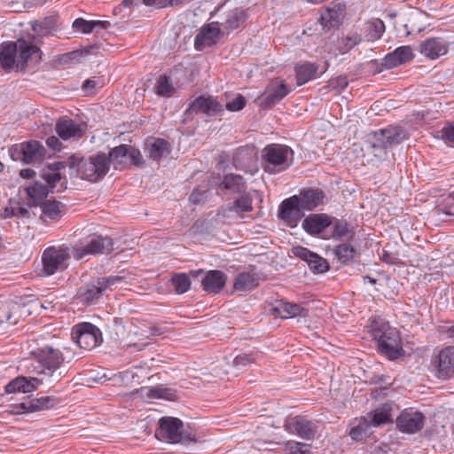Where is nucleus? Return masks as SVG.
<instances>
[{"mask_svg": "<svg viewBox=\"0 0 454 454\" xmlns=\"http://www.w3.org/2000/svg\"><path fill=\"white\" fill-rule=\"evenodd\" d=\"M17 45L15 42H6L0 45V65L5 71L17 69Z\"/></svg>", "mask_w": 454, "mask_h": 454, "instance_id": "31", "label": "nucleus"}, {"mask_svg": "<svg viewBox=\"0 0 454 454\" xmlns=\"http://www.w3.org/2000/svg\"><path fill=\"white\" fill-rule=\"evenodd\" d=\"M223 35L217 21H213L201 27L200 33L196 35L194 40V47L198 51H201L206 47L215 44L219 37Z\"/></svg>", "mask_w": 454, "mask_h": 454, "instance_id": "17", "label": "nucleus"}, {"mask_svg": "<svg viewBox=\"0 0 454 454\" xmlns=\"http://www.w3.org/2000/svg\"><path fill=\"white\" fill-rule=\"evenodd\" d=\"M442 136L448 144L454 146V121L442 129Z\"/></svg>", "mask_w": 454, "mask_h": 454, "instance_id": "55", "label": "nucleus"}, {"mask_svg": "<svg viewBox=\"0 0 454 454\" xmlns=\"http://www.w3.org/2000/svg\"><path fill=\"white\" fill-rule=\"evenodd\" d=\"M352 231L346 221L336 219L333 223V238L342 239L351 237Z\"/></svg>", "mask_w": 454, "mask_h": 454, "instance_id": "48", "label": "nucleus"}, {"mask_svg": "<svg viewBox=\"0 0 454 454\" xmlns=\"http://www.w3.org/2000/svg\"><path fill=\"white\" fill-rule=\"evenodd\" d=\"M43 215L51 220L56 221L62 217L65 205L57 200H46L43 205Z\"/></svg>", "mask_w": 454, "mask_h": 454, "instance_id": "39", "label": "nucleus"}, {"mask_svg": "<svg viewBox=\"0 0 454 454\" xmlns=\"http://www.w3.org/2000/svg\"><path fill=\"white\" fill-rule=\"evenodd\" d=\"M63 164L61 162H55L49 167V170L43 174V178L46 181L48 186L51 189V192L56 188L57 184L61 180V175L59 173L60 167Z\"/></svg>", "mask_w": 454, "mask_h": 454, "instance_id": "45", "label": "nucleus"}, {"mask_svg": "<svg viewBox=\"0 0 454 454\" xmlns=\"http://www.w3.org/2000/svg\"><path fill=\"white\" fill-rule=\"evenodd\" d=\"M35 357L42 367L51 372L58 370L64 362V356L59 348L44 346L35 351Z\"/></svg>", "mask_w": 454, "mask_h": 454, "instance_id": "15", "label": "nucleus"}, {"mask_svg": "<svg viewBox=\"0 0 454 454\" xmlns=\"http://www.w3.org/2000/svg\"><path fill=\"white\" fill-rule=\"evenodd\" d=\"M156 93L160 96H170L173 91L171 81L166 75L159 77L156 83Z\"/></svg>", "mask_w": 454, "mask_h": 454, "instance_id": "50", "label": "nucleus"}, {"mask_svg": "<svg viewBox=\"0 0 454 454\" xmlns=\"http://www.w3.org/2000/svg\"><path fill=\"white\" fill-rule=\"evenodd\" d=\"M189 111L192 113L201 112L207 116H214L223 112V106L212 97L200 96L191 104Z\"/></svg>", "mask_w": 454, "mask_h": 454, "instance_id": "27", "label": "nucleus"}, {"mask_svg": "<svg viewBox=\"0 0 454 454\" xmlns=\"http://www.w3.org/2000/svg\"><path fill=\"white\" fill-rule=\"evenodd\" d=\"M98 85V82L95 80L88 79L84 81L82 84V89L86 91H91Z\"/></svg>", "mask_w": 454, "mask_h": 454, "instance_id": "63", "label": "nucleus"}, {"mask_svg": "<svg viewBox=\"0 0 454 454\" xmlns=\"http://www.w3.org/2000/svg\"><path fill=\"white\" fill-rule=\"evenodd\" d=\"M170 0H143L145 5L155 6L157 8H164L169 6Z\"/></svg>", "mask_w": 454, "mask_h": 454, "instance_id": "59", "label": "nucleus"}, {"mask_svg": "<svg viewBox=\"0 0 454 454\" xmlns=\"http://www.w3.org/2000/svg\"><path fill=\"white\" fill-rule=\"evenodd\" d=\"M72 339L81 348L91 350L102 342V333L96 325L81 323L73 327Z\"/></svg>", "mask_w": 454, "mask_h": 454, "instance_id": "7", "label": "nucleus"}, {"mask_svg": "<svg viewBox=\"0 0 454 454\" xmlns=\"http://www.w3.org/2000/svg\"><path fill=\"white\" fill-rule=\"evenodd\" d=\"M449 51V43L442 37H430L419 45V51L429 59H436L445 55Z\"/></svg>", "mask_w": 454, "mask_h": 454, "instance_id": "21", "label": "nucleus"}, {"mask_svg": "<svg viewBox=\"0 0 454 454\" xmlns=\"http://www.w3.org/2000/svg\"><path fill=\"white\" fill-rule=\"evenodd\" d=\"M286 454H309V445L294 441L287 442L285 447Z\"/></svg>", "mask_w": 454, "mask_h": 454, "instance_id": "51", "label": "nucleus"}, {"mask_svg": "<svg viewBox=\"0 0 454 454\" xmlns=\"http://www.w3.org/2000/svg\"><path fill=\"white\" fill-rule=\"evenodd\" d=\"M284 427L288 433L305 440L313 439L317 433L316 425L302 416L288 418L285 421Z\"/></svg>", "mask_w": 454, "mask_h": 454, "instance_id": "13", "label": "nucleus"}, {"mask_svg": "<svg viewBox=\"0 0 454 454\" xmlns=\"http://www.w3.org/2000/svg\"><path fill=\"white\" fill-rule=\"evenodd\" d=\"M252 203L253 200L249 195H243L236 199L226 209L242 216L244 213L253 210Z\"/></svg>", "mask_w": 454, "mask_h": 454, "instance_id": "40", "label": "nucleus"}, {"mask_svg": "<svg viewBox=\"0 0 454 454\" xmlns=\"http://www.w3.org/2000/svg\"><path fill=\"white\" fill-rule=\"evenodd\" d=\"M58 403L53 396H41L23 402L16 406H11L10 412L14 414L35 412L51 409Z\"/></svg>", "mask_w": 454, "mask_h": 454, "instance_id": "19", "label": "nucleus"}, {"mask_svg": "<svg viewBox=\"0 0 454 454\" xmlns=\"http://www.w3.org/2000/svg\"><path fill=\"white\" fill-rule=\"evenodd\" d=\"M434 363L439 376L450 377L454 373V346L442 348Z\"/></svg>", "mask_w": 454, "mask_h": 454, "instance_id": "23", "label": "nucleus"}, {"mask_svg": "<svg viewBox=\"0 0 454 454\" xmlns=\"http://www.w3.org/2000/svg\"><path fill=\"white\" fill-rule=\"evenodd\" d=\"M42 384V380L30 377L19 376L5 386L6 393H29L35 390Z\"/></svg>", "mask_w": 454, "mask_h": 454, "instance_id": "29", "label": "nucleus"}, {"mask_svg": "<svg viewBox=\"0 0 454 454\" xmlns=\"http://www.w3.org/2000/svg\"><path fill=\"white\" fill-rule=\"evenodd\" d=\"M15 203L10 202L8 206H6L3 212L0 213V216L3 218H11L16 215L15 213Z\"/></svg>", "mask_w": 454, "mask_h": 454, "instance_id": "60", "label": "nucleus"}, {"mask_svg": "<svg viewBox=\"0 0 454 454\" xmlns=\"http://www.w3.org/2000/svg\"><path fill=\"white\" fill-rule=\"evenodd\" d=\"M113 247L114 243L110 238L98 236L92 238L85 246L74 247L72 254L76 260H81L88 254H107L113 250Z\"/></svg>", "mask_w": 454, "mask_h": 454, "instance_id": "11", "label": "nucleus"}, {"mask_svg": "<svg viewBox=\"0 0 454 454\" xmlns=\"http://www.w3.org/2000/svg\"><path fill=\"white\" fill-rule=\"evenodd\" d=\"M414 57L413 51L411 46L404 45L397 47L394 51L388 53L383 59V66L386 68H393L402 64H404Z\"/></svg>", "mask_w": 454, "mask_h": 454, "instance_id": "28", "label": "nucleus"}, {"mask_svg": "<svg viewBox=\"0 0 454 454\" xmlns=\"http://www.w3.org/2000/svg\"><path fill=\"white\" fill-rule=\"evenodd\" d=\"M317 67L312 63H305L295 67L297 85L301 86L316 78Z\"/></svg>", "mask_w": 454, "mask_h": 454, "instance_id": "37", "label": "nucleus"}, {"mask_svg": "<svg viewBox=\"0 0 454 454\" xmlns=\"http://www.w3.org/2000/svg\"><path fill=\"white\" fill-rule=\"evenodd\" d=\"M346 13V4L342 1L332 2L320 16V22L325 28H337L342 23Z\"/></svg>", "mask_w": 454, "mask_h": 454, "instance_id": "18", "label": "nucleus"}, {"mask_svg": "<svg viewBox=\"0 0 454 454\" xmlns=\"http://www.w3.org/2000/svg\"><path fill=\"white\" fill-rule=\"evenodd\" d=\"M332 223V218L326 214H312L302 221L301 226L307 233L318 235Z\"/></svg>", "mask_w": 454, "mask_h": 454, "instance_id": "24", "label": "nucleus"}, {"mask_svg": "<svg viewBox=\"0 0 454 454\" xmlns=\"http://www.w3.org/2000/svg\"><path fill=\"white\" fill-rule=\"evenodd\" d=\"M171 282L177 294H182L186 293L191 287V280L185 273H176L171 278Z\"/></svg>", "mask_w": 454, "mask_h": 454, "instance_id": "47", "label": "nucleus"}, {"mask_svg": "<svg viewBox=\"0 0 454 454\" xmlns=\"http://www.w3.org/2000/svg\"><path fill=\"white\" fill-rule=\"evenodd\" d=\"M32 30L41 37L48 36L53 31L57 30V18L48 16L42 20L30 22Z\"/></svg>", "mask_w": 454, "mask_h": 454, "instance_id": "35", "label": "nucleus"}, {"mask_svg": "<svg viewBox=\"0 0 454 454\" xmlns=\"http://www.w3.org/2000/svg\"><path fill=\"white\" fill-rule=\"evenodd\" d=\"M385 32V24L381 20H372L366 24L365 38L367 41L379 40Z\"/></svg>", "mask_w": 454, "mask_h": 454, "instance_id": "41", "label": "nucleus"}, {"mask_svg": "<svg viewBox=\"0 0 454 454\" xmlns=\"http://www.w3.org/2000/svg\"><path fill=\"white\" fill-rule=\"evenodd\" d=\"M68 167L71 175L75 173L82 180L98 182L109 171L110 160L106 153H99L89 158L72 157Z\"/></svg>", "mask_w": 454, "mask_h": 454, "instance_id": "1", "label": "nucleus"}, {"mask_svg": "<svg viewBox=\"0 0 454 454\" xmlns=\"http://www.w3.org/2000/svg\"><path fill=\"white\" fill-rule=\"evenodd\" d=\"M378 347L381 354L395 360L404 355L401 337L395 329L388 328L378 339Z\"/></svg>", "mask_w": 454, "mask_h": 454, "instance_id": "8", "label": "nucleus"}, {"mask_svg": "<svg viewBox=\"0 0 454 454\" xmlns=\"http://www.w3.org/2000/svg\"><path fill=\"white\" fill-rule=\"evenodd\" d=\"M292 251L295 256L305 261L311 271L314 273H324L329 270L328 262L308 248L303 247H294Z\"/></svg>", "mask_w": 454, "mask_h": 454, "instance_id": "20", "label": "nucleus"}, {"mask_svg": "<svg viewBox=\"0 0 454 454\" xmlns=\"http://www.w3.org/2000/svg\"><path fill=\"white\" fill-rule=\"evenodd\" d=\"M101 24V21L86 20L82 18L76 19L73 23V27L83 34H90L93 29Z\"/></svg>", "mask_w": 454, "mask_h": 454, "instance_id": "49", "label": "nucleus"}, {"mask_svg": "<svg viewBox=\"0 0 454 454\" xmlns=\"http://www.w3.org/2000/svg\"><path fill=\"white\" fill-rule=\"evenodd\" d=\"M183 422L176 418L163 417L159 421L156 434L163 439L176 441L180 437Z\"/></svg>", "mask_w": 454, "mask_h": 454, "instance_id": "22", "label": "nucleus"}, {"mask_svg": "<svg viewBox=\"0 0 454 454\" xmlns=\"http://www.w3.org/2000/svg\"><path fill=\"white\" fill-rule=\"evenodd\" d=\"M348 85V81L345 76H339L335 79H332L329 82V86L333 90H336L338 92H340L344 89H346Z\"/></svg>", "mask_w": 454, "mask_h": 454, "instance_id": "54", "label": "nucleus"}, {"mask_svg": "<svg viewBox=\"0 0 454 454\" xmlns=\"http://www.w3.org/2000/svg\"><path fill=\"white\" fill-rule=\"evenodd\" d=\"M293 150L287 145L270 144L262 151V165L265 172L278 174L286 170L292 164Z\"/></svg>", "mask_w": 454, "mask_h": 454, "instance_id": "3", "label": "nucleus"}, {"mask_svg": "<svg viewBox=\"0 0 454 454\" xmlns=\"http://www.w3.org/2000/svg\"><path fill=\"white\" fill-rule=\"evenodd\" d=\"M360 43L361 36L357 34H354L351 36H347L344 39V44L348 50H350L351 48H353L354 46L357 45Z\"/></svg>", "mask_w": 454, "mask_h": 454, "instance_id": "58", "label": "nucleus"}, {"mask_svg": "<svg viewBox=\"0 0 454 454\" xmlns=\"http://www.w3.org/2000/svg\"><path fill=\"white\" fill-rule=\"evenodd\" d=\"M9 154L13 160H20L25 164L38 163L45 156V148L39 142L32 140L11 146Z\"/></svg>", "mask_w": 454, "mask_h": 454, "instance_id": "6", "label": "nucleus"}, {"mask_svg": "<svg viewBox=\"0 0 454 454\" xmlns=\"http://www.w3.org/2000/svg\"><path fill=\"white\" fill-rule=\"evenodd\" d=\"M390 411L391 409L387 405L375 409L369 414V417L372 419L371 425L379 427L380 425L389 423L391 421Z\"/></svg>", "mask_w": 454, "mask_h": 454, "instance_id": "42", "label": "nucleus"}, {"mask_svg": "<svg viewBox=\"0 0 454 454\" xmlns=\"http://www.w3.org/2000/svg\"><path fill=\"white\" fill-rule=\"evenodd\" d=\"M71 257L70 250L64 246L49 247L42 254L43 271L46 276H51L59 270L67 268V261Z\"/></svg>", "mask_w": 454, "mask_h": 454, "instance_id": "5", "label": "nucleus"}, {"mask_svg": "<svg viewBox=\"0 0 454 454\" xmlns=\"http://www.w3.org/2000/svg\"><path fill=\"white\" fill-rule=\"evenodd\" d=\"M303 215V209L294 195L284 200L279 206L278 217L292 228L297 226Z\"/></svg>", "mask_w": 454, "mask_h": 454, "instance_id": "12", "label": "nucleus"}, {"mask_svg": "<svg viewBox=\"0 0 454 454\" xmlns=\"http://www.w3.org/2000/svg\"><path fill=\"white\" fill-rule=\"evenodd\" d=\"M121 277L109 276L98 278L97 279L81 286L76 294L77 299L83 304L97 302L103 294L112 286L121 283Z\"/></svg>", "mask_w": 454, "mask_h": 454, "instance_id": "4", "label": "nucleus"}, {"mask_svg": "<svg viewBox=\"0 0 454 454\" xmlns=\"http://www.w3.org/2000/svg\"><path fill=\"white\" fill-rule=\"evenodd\" d=\"M128 159L130 160L131 163L138 165L142 160V155L140 151L134 148L133 146L129 145Z\"/></svg>", "mask_w": 454, "mask_h": 454, "instance_id": "56", "label": "nucleus"}, {"mask_svg": "<svg viewBox=\"0 0 454 454\" xmlns=\"http://www.w3.org/2000/svg\"><path fill=\"white\" fill-rule=\"evenodd\" d=\"M426 418L422 412L403 411L396 419L398 429L405 434L419 432L425 425Z\"/></svg>", "mask_w": 454, "mask_h": 454, "instance_id": "14", "label": "nucleus"}, {"mask_svg": "<svg viewBox=\"0 0 454 454\" xmlns=\"http://www.w3.org/2000/svg\"><path fill=\"white\" fill-rule=\"evenodd\" d=\"M145 153L149 159L159 161L162 157L170 153V145L168 142L162 138H157L152 142L147 141Z\"/></svg>", "mask_w": 454, "mask_h": 454, "instance_id": "33", "label": "nucleus"}, {"mask_svg": "<svg viewBox=\"0 0 454 454\" xmlns=\"http://www.w3.org/2000/svg\"><path fill=\"white\" fill-rule=\"evenodd\" d=\"M128 154L129 145H121L119 146L114 147L106 156L109 159L110 163L113 162L114 164H115L114 168H118L119 166L126 163Z\"/></svg>", "mask_w": 454, "mask_h": 454, "instance_id": "44", "label": "nucleus"}, {"mask_svg": "<svg viewBox=\"0 0 454 454\" xmlns=\"http://www.w3.org/2000/svg\"><path fill=\"white\" fill-rule=\"evenodd\" d=\"M247 12L242 7H235L224 12L221 20L217 21L223 31V35H229L235 30H241L245 27L248 20Z\"/></svg>", "mask_w": 454, "mask_h": 454, "instance_id": "10", "label": "nucleus"}, {"mask_svg": "<svg viewBox=\"0 0 454 454\" xmlns=\"http://www.w3.org/2000/svg\"><path fill=\"white\" fill-rule=\"evenodd\" d=\"M226 277L221 270H210L202 279V286L205 291L211 294L219 293L225 286Z\"/></svg>", "mask_w": 454, "mask_h": 454, "instance_id": "32", "label": "nucleus"}, {"mask_svg": "<svg viewBox=\"0 0 454 454\" xmlns=\"http://www.w3.org/2000/svg\"><path fill=\"white\" fill-rule=\"evenodd\" d=\"M46 144L49 147L55 151H59L61 148V143L59 142V138L54 136L48 137Z\"/></svg>", "mask_w": 454, "mask_h": 454, "instance_id": "62", "label": "nucleus"}, {"mask_svg": "<svg viewBox=\"0 0 454 454\" xmlns=\"http://www.w3.org/2000/svg\"><path fill=\"white\" fill-rule=\"evenodd\" d=\"M258 285V278L253 272H241L234 281V289L237 291H247L254 288Z\"/></svg>", "mask_w": 454, "mask_h": 454, "instance_id": "38", "label": "nucleus"}, {"mask_svg": "<svg viewBox=\"0 0 454 454\" xmlns=\"http://www.w3.org/2000/svg\"><path fill=\"white\" fill-rule=\"evenodd\" d=\"M272 313L282 319L292 318L297 316L306 317L308 310L296 303L279 301L271 309Z\"/></svg>", "mask_w": 454, "mask_h": 454, "instance_id": "30", "label": "nucleus"}, {"mask_svg": "<svg viewBox=\"0 0 454 454\" xmlns=\"http://www.w3.org/2000/svg\"><path fill=\"white\" fill-rule=\"evenodd\" d=\"M27 203L31 207L38 206L48 195V186L35 183L25 189Z\"/></svg>", "mask_w": 454, "mask_h": 454, "instance_id": "34", "label": "nucleus"}, {"mask_svg": "<svg viewBox=\"0 0 454 454\" xmlns=\"http://www.w3.org/2000/svg\"><path fill=\"white\" fill-rule=\"evenodd\" d=\"M168 395H170V394H169L168 389H167V388H152L149 391V396L153 397V398H168V399H169Z\"/></svg>", "mask_w": 454, "mask_h": 454, "instance_id": "57", "label": "nucleus"}, {"mask_svg": "<svg viewBox=\"0 0 454 454\" xmlns=\"http://www.w3.org/2000/svg\"><path fill=\"white\" fill-rule=\"evenodd\" d=\"M289 92L290 89L283 80H272L266 89L263 101L267 106H272L283 99Z\"/></svg>", "mask_w": 454, "mask_h": 454, "instance_id": "26", "label": "nucleus"}, {"mask_svg": "<svg viewBox=\"0 0 454 454\" xmlns=\"http://www.w3.org/2000/svg\"><path fill=\"white\" fill-rule=\"evenodd\" d=\"M246 98L242 95H238L233 100L226 104V109L236 112L243 109L246 106Z\"/></svg>", "mask_w": 454, "mask_h": 454, "instance_id": "53", "label": "nucleus"}, {"mask_svg": "<svg viewBox=\"0 0 454 454\" xmlns=\"http://www.w3.org/2000/svg\"><path fill=\"white\" fill-rule=\"evenodd\" d=\"M295 196L303 211L315 209L323 203L325 199L324 192L317 188L302 189L300 191V193Z\"/></svg>", "mask_w": 454, "mask_h": 454, "instance_id": "25", "label": "nucleus"}, {"mask_svg": "<svg viewBox=\"0 0 454 454\" xmlns=\"http://www.w3.org/2000/svg\"><path fill=\"white\" fill-rule=\"evenodd\" d=\"M356 254V250L349 244H340L335 248V255L342 263L352 262Z\"/></svg>", "mask_w": 454, "mask_h": 454, "instance_id": "46", "label": "nucleus"}, {"mask_svg": "<svg viewBox=\"0 0 454 454\" xmlns=\"http://www.w3.org/2000/svg\"><path fill=\"white\" fill-rule=\"evenodd\" d=\"M0 321L1 322H6L10 325H15L18 322L17 318H13V311L12 309H8L7 311H4V316H0Z\"/></svg>", "mask_w": 454, "mask_h": 454, "instance_id": "61", "label": "nucleus"}, {"mask_svg": "<svg viewBox=\"0 0 454 454\" xmlns=\"http://www.w3.org/2000/svg\"><path fill=\"white\" fill-rule=\"evenodd\" d=\"M246 183L242 176L236 174L225 175L218 184L221 190L230 191L233 193H239L245 191Z\"/></svg>", "mask_w": 454, "mask_h": 454, "instance_id": "36", "label": "nucleus"}, {"mask_svg": "<svg viewBox=\"0 0 454 454\" xmlns=\"http://www.w3.org/2000/svg\"><path fill=\"white\" fill-rule=\"evenodd\" d=\"M29 40L20 38L15 42L17 45V70L24 69L29 61L37 62L41 59L42 51L40 48L35 44L36 37L28 35Z\"/></svg>", "mask_w": 454, "mask_h": 454, "instance_id": "9", "label": "nucleus"}, {"mask_svg": "<svg viewBox=\"0 0 454 454\" xmlns=\"http://www.w3.org/2000/svg\"><path fill=\"white\" fill-rule=\"evenodd\" d=\"M356 422V424L351 427L348 434L353 440L361 441L365 437L367 431L371 427V423L368 419L364 417L356 419L355 423Z\"/></svg>", "mask_w": 454, "mask_h": 454, "instance_id": "43", "label": "nucleus"}, {"mask_svg": "<svg viewBox=\"0 0 454 454\" xmlns=\"http://www.w3.org/2000/svg\"><path fill=\"white\" fill-rule=\"evenodd\" d=\"M255 361V357L253 354H240L238 355L233 360V365L236 367L247 366L253 364Z\"/></svg>", "mask_w": 454, "mask_h": 454, "instance_id": "52", "label": "nucleus"}, {"mask_svg": "<svg viewBox=\"0 0 454 454\" xmlns=\"http://www.w3.org/2000/svg\"><path fill=\"white\" fill-rule=\"evenodd\" d=\"M15 213H16V215L15 216H25L28 214V211L27 209L19 206L18 204L15 203Z\"/></svg>", "mask_w": 454, "mask_h": 454, "instance_id": "64", "label": "nucleus"}, {"mask_svg": "<svg viewBox=\"0 0 454 454\" xmlns=\"http://www.w3.org/2000/svg\"><path fill=\"white\" fill-rule=\"evenodd\" d=\"M86 125L79 123L67 117L59 119L55 125V131L63 140H78L85 133Z\"/></svg>", "mask_w": 454, "mask_h": 454, "instance_id": "16", "label": "nucleus"}, {"mask_svg": "<svg viewBox=\"0 0 454 454\" xmlns=\"http://www.w3.org/2000/svg\"><path fill=\"white\" fill-rule=\"evenodd\" d=\"M408 138L407 132L399 126H388L374 131L369 142L372 153L381 160L387 154V150Z\"/></svg>", "mask_w": 454, "mask_h": 454, "instance_id": "2", "label": "nucleus"}]
</instances>
